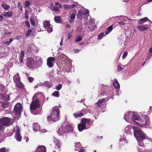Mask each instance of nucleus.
Returning a JSON list of instances; mask_svg holds the SVG:
<instances>
[{
  "mask_svg": "<svg viewBox=\"0 0 152 152\" xmlns=\"http://www.w3.org/2000/svg\"><path fill=\"white\" fill-rule=\"evenodd\" d=\"M55 4L56 5V6H58L59 7V8H60L61 7V4L59 2L55 3Z\"/></svg>",
  "mask_w": 152,
  "mask_h": 152,
  "instance_id": "obj_51",
  "label": "nucleus"
},
{
  "mask_svg": "<svg viewBox=\"0 0 152 152\" xmlns=\"http://www.w3.org/2000/svg\"><path fill=\"white\" fill-rule=\"evenodd\" d=\"M128 54V53L127 52H125L123 55L122 57L123 58H125L127 56Z\"/></svg>",
  "mask_w": 152,
  "mask_h": 152,
  "instance_id": "obj_49",
  "label": "nucleus"
},
{
  "mask_svg": "<svg viewBox=\"0 0 152 152\" xmlns=\"http://www.w3.org/2000/svg\"><path fill=\"white\" fill-rule=\"evenodd\" d=\"M66 27L67 28H70V26L69 25L67 24L66 25Z\"/></svg>",
  "mask_w": 152,
  "mask_h": 152,
  "instance_id": "obj_62",
  "label": "nucleus"
},
{
  "mask_svg": "<svg viewBox=\"0 0 152 152\" xmlns=\"http://www.w3.org/2000/svg\"><path fill=\"white\" fill-rule=\"evenodd\" d=\"M36 94H35L32 98V100L30 103V109L31 111H34L37 108H39L40 107L39 100L38 99H34Z\"/></svg>",
  "mask_w": 152,
  "mask_h": 152,
  "instance_id": "obj_7",
  "label": "nucleus"
},
{
  "mask_svg": "<svg viewBox=\"0 0 152 152\" xmlns=\"http://www.w3.org/2000/svg\"><path fill=\"white\" fill-rule=\"evenodd\" d=\"M104 35V34L103 32H102L98 36V39H101L102 37Z\"/></svg>",
  "mask_w": 152,
  "mask_h": 152,
  "instance_id": "obj_41",
  "label": "nucleus"
},
{
  "mask_svg": "<svg viewBox=\"0 0 152 152\" xmlns=\"http://www.w3.org/2000/svg\"><path fill=\"white\" fill-rule=\"evenodd\" d=\"M0 152H5V148H3L0 149Z\"/></svg>",
  "mask_w": 152,
  "mask_h": 152,
  "instance_id": "obj_52",
  "label": "nucleus"
},
{
  "mask_svg": "<svg viewBox=\"0 0 152 152\" xmlns=\"http://www.w3.org/2000/svg\"><path fill=\"white\" fill-rule=\"evenodd\" d=\"M73 129L72 127L69 124L65 123L59 128L58 132L60 135H61L63 134L72 132Z\"/></svg>",
  "mask_w": 152,
  "mask_h": 152,
  "instance_id": "obj_3",
  "label": "nucleus"
},
{
  "mask_svg": "<svg viewBox=\"0 0 152 152\" xmlns=\"http://www.w3.org/2000/svg\"><path fill=\"white\" fill-rule=\"evenodd\" d=\"M83 110H82L81 111H79L77 112L76 113L73 114V115L76 118L81 117L84 115V114L83 112Z\"/></svg>",
  "mask_w": 152,
  "mask_h": 152,
  "instance_id": "obj_14",
  "label": "nucleus"
},
{
  "mask_svg": "<svg viewBox=\"0 0 152 152\" xmlns=\"http://www.w3.org/2000/svg\"><path fill=\"white\" fill-rule=\"evenodd\" d=\"M91 119H87L83 118L81 119V123L78 124V129L79 131L80 132L82 131L83 130L87 129L88 127H86L87 124L88 125L90 126Z\"/></svg>",
  "mask_w": 152,
  "mask_h": 152,
  "instance_id": "obj_4",
  "label": "nucleus"
},
{
  "mask_svg": "<svg viewBox=\"0 0 152 152\" xmlns=\"http://www.w3.org/2000/svg\"><path fill=\"white\" fill-rule=\"evenodd\" d=\"M0 103L2 104L1 107L4 108H6L7 107V104L3 102H1Z\"/></svg>",
  "mask_w": 152,
  "mask_h": 152,
  "instance_id": "obj_42",
  "label": "nucleus"
},
{
  "mask_svg": "<svg viewBox=\"0 0 152 152\" xmlns=\"http://www.w3.org/2000/svg\"><path fill=\"white\" fill-rule=\"evenodd\" d=\"M32 30L31 29H29L26 32V36L27 37H28L32 32Z\"/></svg>",
  "mask_w": 152,
  "mask_h": 152,
  "instance_id": "obj_34",
  "label": "nucleus"
},
{
  "mask_svg": "<svg viewBox=\"0 0 152 152\" xmlns=\"http://www.w3.org/2000/svg\"><path fill=\"white\" fill-rule=\"evenodd\" d=\"M15 137L18 141L20 142L21 141L22 137L20 134H16Z\"/></svg>",
  "mask_w": 152,
  "mask_h": 152,
  "instance_id": "obj_25",
  "label": "nucleus"
},
{
  "mask_svg": "<svg viewBox=\"0 0 152 152\" xmlns=\"http://www.w3.org/2000/svg\"><path fill=\"white\" fill-rule=\"evenodd\" d=\"M59 7L55 6L53 7V10L54 11L58 12V11Z\"/></svg>",
  "mask_w": 152,
  "mask_h": 152,
  "instance_id": "obj_43",
  "label": "nucleus"
},
{
  "mask_svg": "<svg viewBox=\"0 0 152 152\" xmlns=\"http://www.w3.org/2000/svg\"><path fill=\"white\" fill-rule=\"evenodd\" d=\"M139 122H135L136 123L140 126L141 127H143L145 125H148L150 123L149 117L146 115L142 114L140 118Z\"/></svg>",
  "mask_w": 152,
  "mask_h": 152,
  "instance_id": "obj_6",
  "label": "nucleus"
},
{
  "mask_svg": "<svg viewBox=\"0 0 152 152\" xmlns=\"http://www.w3.org/2000/svg\"><path fill=\"white\" fill-rule=\"evenodd\" d=\"M20 37H21L20 36L18 35L16 36V37L15 38V39L19 40L20 39Z\"/></svg>",
  "mask_w": 152,
  "mask_h": 152,
  "instance_id": "obj_58",
  "label": "nucleus"
},
{
  "mask_svg": "<svg viewBox=\"0 0 152 152\" xmlns=\"http://www.w3.org/2000/svg\"><path fill=\"white\" fill-rule=\"evenodd\" d=\"M62 87V85L59 84L58 86H56V89L58 90H59L61 89Z\"/></svg>",
  "mask_w": 152,
  "mask_h": 152,
  "instance_id": "obj_46",
  "label": "nucleus"
},
{
  "mask_svg": "<svg viewBox=\"0 0 152 152\" xmlns=\"http://www.w3.org/2000/svg\"><path fill=\"white\" fill-rule=\"evenodd\" d=\"M1 6L5 10L8 9L10 6L8 4H1Z\"/></svg>",
  "mask_w": 152,
  "mask_h": 152,
  "instance_id": "obj_30",
  "label": "nucleus"
},
{
  "mask_svg": "<svg viewBox=\"0 0 152 152\" xmlns=\"http://www.w3.org/2000/svg\"><path fill=\"white\" fill-rule=\"evenodd\" d=\"M85 150L83 149H81L80 150V151L78 152H84Z\"/></svg>",
  "mask_w": 152,
  "mask_h": 152,
  "instance_id": "obj_64",
  "label": "nucleus"
},
{
  "mask_svg": "<svg viewBox=\"0 0 152 152\" xmlns=\"http://www.w3.org/2000/svg\"><path fill=\"white\" fill-rule=\"evenodd\" d=\"M34 130L35 132L38 130L40 129V126L37 123H34L33 126Z\"/></svg>",
  "mask_w": 152,
  "mask_h": 152,
  "instance_id": "obj_18",
  "label": "nucleus"
},
{
  "mask_svg": "<svg viewBox=\"0 0 152 152\" xmlns=\"http://www.w3.org/2000/svg\"><path fill=\"white\" fill-rule=\"evenodd\" d=\"M53 57H50L47 59V65L50 68L53 67L54 66L53 62L55 60Z\"/></svg>",
  "mask_w": 152,
  "mask_h": 152,
  "instance_id": "obj_9",
  "label": "nucleus"
},
{
  "mask_svg": "<svg viewBox=\"0 0 152 152\" xmlns=\"http://www.w3.org/2000/svg\"><path fill=\"white\" fill-rule=\"evenodd\" d=\"M137 28L140 31H146L148 28V27H145L142 26H138L137 27Z\"/></svg>",
  "mask_w": 152,
  "mask_h": 152,
  "instance_id": "obj_15",
  "label": "nucleus"
},
{
  "mask_svg": "<svg viewBox=\"0 0 152 152\" xmlns=\"http://www.w3.org/2000/svg\"><path fill=\"white\" fill-rule=\"evenodd\" d=\"M148 20V18L147 17L144 18L138 21V24H141L143 22L147 21Z\"/></svg>",
  "mask_w": 152,
  "mask_h": 152,
  "instance_id": "obj_26",
  "label": "nucleus"
},
{
  "mask_svg": "<svg viewBox=\"0 0 152 152\" xmlns=\"http://www.w3.org/2000/svg\"><path fill=\"white\" fill-rule=\"evenodd\" d=\"M107 91H106V90H105V91H103L100 94V95L101 96H104L105 95H107ZM100 94H99V95H100Z\"/></svg>",
  "mask_w": 152,
  "mask_h": 152,
  "instance_id": "obj_39",
  "label": "nucleus"
},
{
  "mask_svg": "<svg viewBox=\"0 0 152 152\" xmlns=\"http://www.w3.org/2000/svg\"><path fill=\"white\" fill-rule=\"evenodd\" d=\"M11 121V119L7 117H4L0 118V131H3L5 126H10Z\"/></svg>",
  "mask_w": 152,
  "mask_h": 152,
  "instance_id": "obj_5",
  "label": "nucleus"
},
{
  "mask_svg": "<svg viewBox=\"0 0 152 152\" xmlns=\"http://www.w3.org/2000/svg\"><path fill=\"white\" fill-rule=\"evenodd\" d=\"M60 113V111L58 106H56L53 107L50 115L47 117L48 121H58L59 120Z\"/></svg>",
  "mask_w": 152,
  "mask_h": 152,
  "instance_id": "obj_2",
  "label": "nucleus"
},
{
  "mask_svg": "<svg viewBox=\"0 0 152 152\" xmlns=\"http://www.w3.org/2000/svg\"><path fill=\"white\" fill-rule=\"evenodd\" d=\"M22 107L20 103H18L15 106L13 110L14 112L17 115L20 114L22 111Z\"/></svg>",
  "mask_w": 152,
  "mask_h": 152,
  "instance_id": "obj_8",
  "label": "nucleus"
},
{
  "mask_svg": "<svg viewBox=\"0 0 152 152\" xmlns=\"http://www.w3.org/2000/svg\"><path fill=\"white\" fill-rule=\"evenodd\" d=\"M53 27V26H49L48 27H47V31L49 33L51 32L52 31H53V28L52 27Z\"/></svg>",
  "mask_w": 152,
  "mask_h": 152,
  "instance_id": "obj_37",
  "label": "nucleus"
},
{
  "mask_svg": "<svg viewBox=\"0 0 152 152\" xmlns=\"http://www.w3.org/2000/svg\"><path fill=\"white\" fill-rule=\"evenodd\" d=\"M15 85L16 87L21 90H23L24 88V85L20 81L17 83V84H15Z\"/></svg>",
  "mask_w": 152,
  "mask_h": 152,
  "instance_id": "obj_16",
  "label": "nucleus"
},
{
  "mask_svg": "<svg viewBox=\"0 0 152 152\" xmlns=\"http://www.w3.org/2000/svg\"><path fill=\"white\" fill-rule=\"evenodd\" d=\"M46 149L45 147L43 145H40L37 148L35 152H46Z\"/></svg>",
  "mask_w": 152,
  "mask_h": 152,
  "instance_id": "obj_12",
  "label": "nucleus"
},
{
  "mask_svg": "<svg viewBox=\"0 0 152 152\" xmlns=\"http://www.w3.org/2000/svg\"><path fill=\"white\" fill-rule=\"evenodd\" d=\"M25 23L27 27L29 28L30 27V24L28 21H25Z\"/></svg>",
  "mask_w": 152,
  "mask_h": 152,
  "instance_id": "obj_44",
  "label": "nucleus"
},
{
  "mask_svg": "<svg viewBox=\"0 0 152 152\" xmlns=\"http://www.w3.org/2000/svg\"><path fill=\"white\" fill-rule=\"evenodd\" d=\"M70 9H72L75 8L76 6V5L74 4L72 5H70Z\"/></svg>",
  "mask_w": 152,
  "mask_h": 152,
  "instance_id": "obj_53",
  "label": "nucleus"
},
{
  "mask_svg": "<svg viewBox=\"0 0 152 152\" xmlns=\"http://www.w3.org/2000/svg\"><path fill=\"white\" fill-rule=\"evenodd\" d=\"M64 8L66 10L70 9V5H68L67 4H64L63 5Z\"/></svg>",
  "mask_w": 152,
  "mask_h": 152,
  "instance_id": "obj_36",
  "label": "nucleus"
},
{
  "mask_svg": "<svg viewBox=\"0 0 152 152\" xmlns=\"http://www.w3.org/2000/svg\"><path fill=\"white\" fill-rule=\"evenodd\" d=\"M18 7L19 8L20 10L22 11L23 10V8L20 2H18Z\"/></svg>",
  "mask_w": 152,
  "mask_h": 152,
  "instance_id": "obj_35",
  "label": "nucleus"
},
{
  "mask_svg": "<svg viewBox=\"0 0 152 152\" xmlns=\"http://www.w3.org/2000/svg\"><path fill=\"white\" fill-rule=\"evenodd\" d=\"M30 20L31 24V25L34 26H35V22L34 20L33 19L31 18L30 19Z\"/></svg>",
  "mask_w": 152,
  "mask_h": 152,
  "instance_id": "obj_33",
  "label": "nucleus"
},
{
  "mask_svg": "<svg viewBox=\"0 0 152 152\" xmlns=\"http://www.w3.org/2000/svg\"><path fill=\"white\" fill-rule=\"evenodd\" d=\"M28 10L27 9H25V15H28Z\"/></svg>",
  "mask_w": 152,
  "mask_h": 152,
  "instance_id": "obj_56",
  "label": "nucleus"
},
{
  "mask_svg": "<svg viewBox=\"0 0 152 152\" xmlns=\"http://www.w3.org/2000/svg\"><path fill=\"white\" fill-rule=\"evenodd\" d=\"M3 19V17L1 15H0V21H1Z\"/></svg>",
  "mask_w": 152,
  "mask_h": 152,
  "instance_id": "obj_60",
  "label": "nucleus"
},
{
  "mask_svg": "<svg viewBox=\"0 0 152 152\" xmlns=\"http://www.w3.org/2000/svg\"><path fill=\"white\" fill-rule=\"evenodd\" d=\"M25 55V52L23 50H22L20 53V57H23Z\"/></svg>",
  "mask_w": 152,
  "mask_h": 152,
  "instance_id": "obj_45",
  "label": "nucleus"
},
{
  "mask_svg": "<svg viewBox=\"0 0 152 152\" xmlns=\"http://www.w3.org/2000/svg\"><path fill=\"white\" fill-rule=\"evenodd\" d=\"M34 61L31 58H28L26 60V65L29 69H31L33 67Z\"/></svg>",
  "mask_w": 152,
  "mask_h": 152,
  "instance_id": "obj_11",
  "label": "nucleus"
},
{
  "mask_svg": "<svg viewBox=\"0 0 152 152\" xmlns=\"http://www.w3.org/2000/svg\"><path fill=\"white\" fill-rule=\"evenodd\" d=\"M34 80V78L32 77H28V80L30 83H32Z\"/></svg>",
  "mask_w": 152,
  "mask_h": 152,
  "instance_id": "obj_40",
  "label": "nucleus"
},
{
  "mask_svg": "<svg viewBox=\"0 0 152 152\" xmlns=\"http://www.w3.org/2000/svg\"><path fill=\"white\" fill-rule=\"evenodd\" d=\"M52 95L53 96L58 97L60 95L59 92L57 91H55L52 94Z\"/></svg>",
  "mask_w": 152,
  "mask_h": 152,
  "instance_id": "obj_28",
  "label": "nucleus"
},
{
  "mask_svg": "<svg viewBox=\"0 0 152 152\" xmlns=\"http://www.w3.org/2000/svg\"><path fill=\"white\" fill-rule=\"evenodd\" d=\"M23 57H20V61L21 63L23 62Z\"/></svg>",
  "mask_w": 152,
  "mask_h": 152,
  "instance_id": "obj_57",
  "label": "nucleus"
},
{
  "mask_svg": "<svg viewBox=\"0 0 152 152\" xmlns=\"http://www.w3.org/2000/svg\"><path fill=\"white\" fill-rule=\"evenodd\" d=\"M2 15L5 17H11L12 15V12H8L4 13Z\"/></svg>",
  "mask_w": 152,
  "mask_h": 152,
  "instance_id": "obj_20",
  "label": "nucleus"
},
{
  "mask_svg": "<svg viewBox=\"0 0 152 152\" xmlns=\"http://www.w3.org/2000/svg\"><path fill=\"white\" fill-rule=\"evenodd\" d=\"M129 113H127L126 114H125L124 116V118L126 121V120L127 118H128V117L129 116Z\"/></svg>",
  "mask_w": 152,
  "mask_h": 152,
  "instance_id": "obj_47",
  "label": "nucleus"
},
{
  "mask_svg": "<svg viewBox=\"0 0 152 152\" xmlns=\"http://www.w3.org/2000/svg\"><path fill=\"white\" fill-rule=\"evenodd\" d=\"M53 142L55 145V148L57 151H59L61 150V143L60 141L57 139L54 138Z\"/></svg>",
  "mask_w": 152,
  "mask_h": 152,
  "instance_id": "obj_10",
  "label": "nucleus"
},
{
  "mask_svg": "<svg viewBox=\"0 0 152 152\" xmlns=\"http://www.w3.org/2000/svg\"><path fill=\"white\" fill-rule=\"evenodd\" d=\"M75 17V15L74 14H72L70 16V18L71 19H74Z\"/></svg>",
  "mask_w": 152,
  "mask_h": 152,
  "instance_id": "obj_50",
  "label": "nucleus"
},
{
  "mask_svg": "<svg viewBox=\"0 0 152 152\" xmlns=\"http://www.w3.org/2000/svg\"><path fill=\"white\" fill-rule=\"evenodd\" d=\"M123 70L122 67L120 66H117V71H120Z\"/></svg>",
  "mask_w": 152,
  "mask_h": 152,
  "instance_id": "obj_48",
  "label": "nucleus"
},
{
  "mask_svg": "<svg viewBox=\"0 0 152 152\" xmlns=\"http://www.w3.org/2000/svg\"><path fill=\"white\" fill-rule=\"evenodd\" d=\"M118 23L120 25L123 26L125 25V23L122 21H121L120 22H118Z\"/></svg>",
  "mask_w": 152,
  "mask_h": 152,
  "instance_id": "obj_54",
  "label": "nucleus"
},
{
  "mask_svg": "<svg viewBox=\"0 0 152 152\" xmlns=\"http://www.w3.org/2000/svg\"><path fill=\"white\" fill-rule=\"evenodd\" d=\"M113 28V25H111L109 26L107 29V30L108 31L107 32H106L105 33V35L109 33L110 32Z\"/></svg>",
  "mask_w": 152,
  "mask_h": 152,
  "instance_id": "obj_27",
  "label": "nucleus"
},
{
  "mask_svg": "<svg viewBox=\"0 0 152 152\" xmlns=\"http://www.w3.org/2000/svg\"><path fill=\"white\" fill-rule=\"evenodd\" d=\"M82 39V37L81 36H79L76 38L75 41L76 42H78L81 41Z\"/></svg>",
  "mask_w": 152,
  "mask_h": 152,
  "instance_id": "obj_32",
  "label": "nucleus"
},
{
  "mask_svg": "<svg viewBox=\"0 0 152 152\" xmlns=\"http://www.w3.org/2000/svg\"><path fill=\"white\" fill-rule=\"evenodd\" d=\"M105 100V99L104 98L101 99H99L96 104H97L98 107H100L102 106V104L104 103Z\"/></svg>",
  "mask_w": 152,
  "mask_h": 152,
  "instance_id": "obj_17",
  "label": "nucleus"
},
{
  "mask_svg": "<svg viewBox=\"0 0 152 152\" xmlns=\"http://www.w3.org/2000/svg\"><path fill=\"white\" fill-rule=\"evenodd\" d=\"M13 80L15 84H17V83L20 81V77L19 76L18 73L14 76L13 77Z\"/></svg>",
  "mask_w": 152,
  "mask_h": 152,
  "instance_id": "obj_13",
  "label": "nucleus"
},
{
  "mask_svg": "<svg viewBox=\"0 0 152 152\" xmlns=\"http://www.w3.org/2000/svg\"><path fill=\"white\" fill-rule=\"evenodd\" d=\"M30 3L28 1H26L25 2V5L26 7H28L30 5Z\"/></svg>",
  "mask_w": 152,
  "mask_h": 152,
  "instance_id": "obj_38",
  "label": "nucleus"
},
{
  "mask_svg": "<svg viewBox=\"0 0 152 152\" xmlns=\"http://www.w3.org/2000/svg\"><path fill=\"white\" fill-rule=\"evenodd\" d=\"M54 20L57 23H60L61 22V18L60 16H55L54 18Z\"/></svg>",
  "mask_w": 152,
  "mask_h": 152,
  "instance_id": "obj_19",
  "label": "nucleus"
},
{
  "mask_svg": "<svg viewBox=\"0 0 152 152\" xmlns=\"http://www.w3.org/2000/svg\"><path fill=\"white\" fill-rule=\"evenodd\" d=\"M25 19L26 20L28 19V15H25Z\"/></svg>",
  "mask_w": 152,
  "mask_h": 152,
  "instance_id": "obj_59",
  "label": "nucleus"
},
{
  "mask_svg": "<svg viewBox=\"0 0 152 152\" xmlns=\"http://www.w3.org/2000/svg\"><path fill=\"white\" fill-rule=\"evenodd\" d=\"M71 34H68V37L67 38V39H69L71 38Z\"/></svg>",
  "mask_w": 152,
  "mask_h": 152,
  "instance_id": "obj_61",
  "label": "nucleus"
},
{
  "mask_svg": "<svg viewBox=\"0 0 152 152\" xmlns=\"http://www.w3.org/2000/svg\"><path fill=\"white\" fill-rule=\"evenodd\" d=\"M133 129L134 136L138 141V144L140 146H144L143 141L148 139V137L141 129L134 126L132 127Z\"/></svg>",
  "mask_w": 152,
  "mask_h": 152,
  "instance_id": "obj_1",
  "label": "nucleus"
},
{
  "mask_svg": "<svg viewBox=\"0 0 152 152\" xmlns=\"http://www.w3.org/2000/svg\"><path fill=\"white\" fill-rule=\"evenodd\" d=\"M43 86L48 88H50L52 87V84L51 83L46 81L43 83Z\"/></svg>",
  "mask_w": 152,
  "mask_h": 152,
  "instance_id": "obj_21",
  "label": "nucleus"
},
{
  "mask_svg": "<svg viewBox=\"0 0 152 152\" xmlns=\"http://www.w3.org/2000/svg\"><path fill=\"white\" fill-rule=\"evenodd\" d=\"M43 25L45 28L51 26V25L50 24L49 22L48 21H44L43 23Z\"/></svg>",
  "mask_w": 152,
  "mask_h": 152,
  "instance_id": "obj_23",
  "label": "nucleus"
},
{
  "mask_svg": "<svg viewBox=\"0 0 152 152\" xmlns=\"http://www.w3.org/2000/svg\"><path fill=\"white\" fill-rule=\"evenodd\" d=\"M13 40L12 38H11L10 39L9 41H6L5 42H3V43L4 44H5L7 45H9L13 41Z\"/></svg>",
  "mask_w": 152,
  "mask_h": 152,
  "instance_id": "obj_31",
  "label": "nucleus"
},
{
  "mask_svg": "<svg viewBox=\"0 0 152 152\" xmlns=\"http://www.w3.org/2000/svg\"><path fill=\"white\" fill-rule=\"evenodd\" d=\"M20 130L19 128V127L17 128V130L16 134H20Z\"/></svg>",
  "mask_w": 152,
  "mask_h": 152,
  "instance_id": "obj_55",
  "label": "nucleus"
},
{
  "mask_svg": "<svg viewBox=\"0 0 152 152\" xmlns=\"http://www.w3.org/2000/svg\"><path fill=\"white\" fill-rule=\"evenodd\" d=\"M84 14V13L83 12H79L77 15V18L78 19H80L83 15Z\"/></svg>",
  "mask_w": 152,
  "mask_h": 152,
  "instance_id": "obj_29",
  "label": "nucleus"
},
{
  "mask_svg": "<svg viewBox=\"0 0 152 152\" xmlns=\"http://www.w3.org/2000/svg\"><path fill=\"white\" fill-rule=\"evenodd\" d=\"M113 85V87L116 89H119L120 87V85L117 81L114 82Z\"/></svg>",
  "mask_w": 152,
  "mask_h": 152,
  "instance_id": "obj_24",
  "label": "nucleus"
},
{
  "mask_svg": "<svg viewBox=\"0 0 152 152\" xmlns=\"http://www.w3.org/2000/svg\"><path fill=\"white\" fill-rule=\"evenodd\" d=\"M132 118L134 121V120H139V119L140 118L139 115L135 114L133 115Z\"/></svg>",
  "mask_w": 152,
  "mask_h": 152,
  "instance_id": "obj_22",
  "label": "nucleus"
},
{
  "mask_svg": "<svg viewBox=\"0 0 152 152\" xmlns=\"http://www.w3.org/2000/svg\"><path fill=\"white\" fill-rule=\"evenodd\" d=\"M149 51L151 53H152V48H150Z\"/></svg>",
  "mask_w": 152,
  "mask_h": 152,
  "instance_id": "obj_63",
  "label": "nucleus"
}]
</instances>
